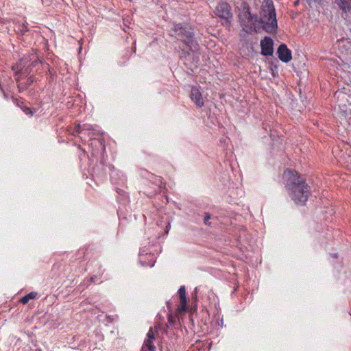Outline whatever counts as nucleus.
Returning a JSON list of instances; mask_svg holds the SVG:
<instances>
[{"label":"nucleus","instance_id":"nucleus-1","mask_svg":"<svg viewBox=\"0 0 351 351\" xmlns=\"http://www.w3.org/2000/svg\"><path fill=\"white\" fill-rule=\"evenodd\" d=\"M239 19L243 30L245 32H258L265 29L267 32L273 33L277 29V20L272 0H263L259 19L250 13L249 5L243 2L239 8Z\"/></svg>","mask_w":351,"mask_h":351},{"label":"nucleus","instance_id":"nucleus-2","mask_svg":"<svg viewBox=\"0 0 351 351\" xmlns=\"http://www.w3.org/2000/svg\"><path fill=\"white\" fill-rule=\"evenodd\" d=\"M285 186L291 199L297 204H304L311 195L310 186L296 171L286 169L282 175Z\"/></svg>","mask_w":351,"mask_h":351},{"label":"nucleus","instance_id":"nucleus-3","mask_svg":"<svg viewBox=\"0 0 351 351\" xmlns=\"http://www.w3.org/2000/svg\"><path fill=\"white\" fill-rule=\"evenodd\" d=\"M194 31L192 26L188 23L173 25L171 36L175 37L181 44L178 45L182 55L189 56L191 52L197 51L199 45L194 38Z\"/></svg>","mask_w":351,"mask_h":351},{"label":"nucleus","instance_id":"nucleus-4","mask_svg":"<svg viewBox=\"0 0 351 351\" xmlns=\"http://www.w3.org/2000/svg\"><path fill=\"white\" fill-rule=\"evenodd\" d=\"M215 14L219 18L225 20L226 25L230 23L232 18L231 8L227 3H221L217 5L215 9Z\"/></svg>","mask_w":351,"mask_h":351},{"label":"nucleus","instance_id":"nucleus-5","mask_svg":"<svg viewBox=\"0 0 351 351\" xmlns=\"http://www.w3.org/2000/svg\"><path fill=\"white\" fill-rule=\"evenodd\" d=\"M154 339L155 337L153 329L150 328L147 332V338L143 344L141 351H156L154 343Z\"/></svg>","mask_w":351,"mask_h":351},{"label":"nucleus","instance_id":"nucleus-6","mask_svg":"<svg viewBox=\"0 0 351 351\" xmlns=\"http://www.w3.org/2000/svg\"><path fill=\"white\" fill-rule=\"evenodd\" d=\"M277 53L279 59L283 62H289L292 59L291 51L285 44L279 46Z\"/></svg>","mask_w":351,"mask_h":351},{"label":"nucleus","instance_id":"nucleus-7","mask_svg":"<svg viewBox=\"0 0 351 351\" xmlns=\"http://www.w3.org/2000/svg\"><path fill=\"white\" fill-rule=\"evenodd\" d=\"M190 98L195 104L197 108H202L204 106V101L202 94L197 87L193 86L191 88Z\"/></svg>","mask_w":351,"mask_h":351},{"label":"nucleus","instance_id":"nucleus-8","mask_svg":"<svg viewBox=\"0 0 351 351\" xmlns=\"http://www.w3.org/2000/svg\"><path fill=\"white\" fill-rule=\"evenodd\" d=\"M261 53L265 56L273 54V40L269 37H265L261 42Z\"/></svg>","mask_w":351,"mask_h":351},{"label":"nucleus","instance_id":"nucleus-9","mask_svg":"<svg viewBox=\"0 0 351 351\" xmlns=\"http://www.w3.org/2000/svg\"><path fill=\"white\" fill-rule=\"evenodd\" d=\"M178 294L180 300V304L177 308V314H182L186 310V295L184 286H181L178 290Z\"/></svg>","mask_w":351,"mask_h":351},{"label":"nucleus","instance_id":"nucleus-10","mask_svg":"<svg viewBox=\"0 0 351 351\" xmlns=\"http://www.w3.org/2000/svg\"><path fill=\"white\" fill-rule=\"evenodd\" d=\"M333 2L343 12L347 13L351 11V0H333Z\"/></svg>","mask_w":351,"mask_h":351},{"label":"nucleus","instance_id":"nucleus-11","mask_svg":"<svg viewBox=\"0 0 351 351\" xmlns=\"http://www.w3.org/2000/svg\"><path fill=\"white\" fill-rule=\"evenodd\" d=\"M38 295V293L36 292H30L29 293L25 295V296L22 297L21 299H20V302L23 304H26L28 303V302L30 300H34L35 298H36Z\"/></svg>","mask_w":351,"mask_h":351},{"label":"nucleus","instance_id":"nucleus-12","mask_svg":"<svg viewBox=\"0 0 351 351\" xmlns=\"http://www.w3.org/2000/svg\"><path fill=\"white\" fill-rule=\"evenodd\" d=\"M30 60H32V62L26 69L25 73H27V69H29V68L35 67L39 63L38 58L35 55H33L32 58Z\"/></svg>","mask_w":351,"mask_h":351},{"label":"nucleus","instance_id":"nucleus-13","mask_svg":"<svg viewBox=\"0 0 351 351\" xmlns=\"http://www.w3.org/2000/svg\"><path fill=\"white\" fill-rule=\"evenodd\" d=\"M168 324H167V326L168 327L169 325L171 326H173L175 325V323L176 322V318L173 316L171 314L168 315Z\"/></svg>","mask_w":351,"mask_h":351},{"label":"nucleus","instance_id":"nucleus-14","mask_svg":"<svg viewBox=\"0 0 351 351\" xmlns=\"http://www.w3.org/2000/svg\"><path fill=\"white\" fill-rule=\"evenodd\" d=\"M16 82L18 83V88L19 89V91L24 90H25L27 88V86L23 85L22 83H19L18 78H16Z\"/></svg>","mask_w":351,"mask_h":351},{"label":"nucleus","instance_id":"nucleus-15","mask_svg":"<svg viewBox=\"0 0 351 351\" xmlns=\"http://www.w3.org/2000/svg\"><path fill=\"white\" fill-rule=\"evenodd\" d=\"M210 219V214L209 213H206L205 217H204V223L206 225H208V226L210 225V222L209 221Z\"/></svg>","mask_w":351,"mask_h":351},{"label":"nucleus","instance_id":"nucleus-16","mask_svg":"<svg viewBox=\"0 0 351 351\" xmlns=\"http://www.w3.org/2000/svg\"><path fill=\"white\" fill-rule=\"evenodd\" d=\"M0 90H1V92L3 93V95L4 96V97L8 99V95L7 93H5V90H3V87H2V85L0 83Z\"/></svg>","mask_w":351,"mask_h":351},{"label":"nucleus","instance_id":"nucleus-17","mask_svg":"<svg viewBox=\"0 0 351 351\" xmlns=\"http://www.w3.org/2000/svg\"><path fill=\"white\" fill-rule=\"evenodd\" d=\"M23 111L25 112V114H30L31 116H32L33 113H32V111L31 110L30 108H25Z\"/></svg>","mask_w":351,"mask_h":351},{"label":"nucleus","instance_id":"nucleus-18","mask_svg":"<svg viewBox=\"0 0 351 351\" xmlns=\"http://www.w3.org/2000/svg\"><path fill=\"white\" fill-rule=\"evenodd\" d=\"M33 83L32 77H30L27 79V86L31 85Z\"/></svg>","mask_w":351,"mask_h":351},{"label":"nucleus","instance_id":"nucleus-19","mask_svg":"<svg viewBox=\"0 0 351 351\" xmlns=\"http://www.w3.org/2000/svg\"><path fill=\"white\" fill-rule=\"evenodd\" d=\"M96 278H97V276H95L91 277L90 280H91V281H94Z\"/></svg>","mask_w":351,"mask_h":351},{"label":"nucleus","instance_id":"nucleus-20","mask_svg":"<svg viewBox=\"0 0 351 351\" xmlns=\"http://www.w3.org/2000/svg\"><path fill=\"white\" fill-rule=\"evenodd\" d=\"M134 53L136 52V47H134Z\"/></svg>","mask_w":351,"mask_h":351},{"label":"nucleus","instance_id":"nucleus-21","mask_svg":"<svg viewBox=\"0 0 351 351\" xmlns=\"http://www.w3.org/2000/svg\"><path fill=\"white\" fill-rule=\"evenodd\" d=\"M14 69H15V66H12V70H14Z\"/></svg>","mask_w":351,"mask_h":351}]
</instances>
